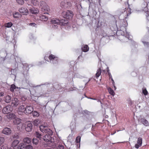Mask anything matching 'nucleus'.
<instances>
[{
  "label": "nucleus",
  "mask_w": 149,
  "mask_h": 149,
  "mask_svg": "<svg viewBox=\"0 0 149 149\" xmlns=\"http://www.w3.org/2000/svg\"><path fill=\"white\" fill-rule=\"evenodd\" d=\"M40 130L41 132L47 134L43 138L44 141L46 142L51 141L52 138L50 135L52 134V130L48 128V127L46 126L41 125L40 127Z\"/></svg>",
  "instance_id": "obj_1"
},
{
  "label": "nucleus",
  "mask_w": 149,
  "mask_h": 149,
  "mask_svg": "<svg viewBox=\"0 0 149 149\" xmlns=\"http://www.w3.org/2000/svg\"><path fill=\"white\" fill-rule=\"evenodd\" d=\"M40 6L41 7L42 13L44 14H48L50 8L46 3L44 1H41L40 2Z\"/></svg>",
  "instance_id": "obj_2"
},
{
  "label": "nucleus",
  "mask_w": 149,
  "mask_h": 149,
  "mask_svg": "<svg viewBox=\"0 0 149 149\" xmlns=\"http://www.w3.org/2000/svg\"><path fill=\"white\" fill-rule=\"evenodd\" d=\"M128 7L125 8L124 10V11H122L120 15V17H123L124 19H126L127 17L130 15L131 13V9L129 7L130 6L127 2Z\"/></svg>",
  "instance_id": "obj_3"
},
{
  "label": "nucleus",
  "mask_w": 149,
  "mask_h": 149,
  "mask_svg": "<svg viewBox=\"0 0 149 149\" xmlns=\"http://www.w3.org/2000/svg\"><path fill=\"white\" fill-rule=\"evenodd\" d=\"M62 15L64 18L70 20L72 18L74 14L72 11L67 10L66 11L63 12L62 13Z\"/></svg>",
  "instance_id": "obj_4"
},
{
  "label": "nucleus",
  "mask_w": 149,
  "mask_h": 149,
  "mask_svg": "<svg viewBox=\"0 0 149 149\" xmlns=\"http://www.w3.org/2000/svg\"><path fill=\"white\" fill-rule=\"evenodd\" d=\"M60 6L62 8H69L72 6V3L70 1H67L64 0L61 2Z\"/></svg>",
  "instance_id": "obj_5"
},
{
  "label": "nucleus",
  "mask_w": 149,
  "mask_h": 149,
  "mask_svg": "<svg viewBox=\"0 0 149 149\" xmlns=\"http://www.w3.org/2000/svg\"><path fill=\"white\" fill-rule=\"evenodd\" d=\"M26 107L24 105H20L17 110V113L19 115H22L25 114Z\"/></svg>",
  "instance_id": "obj_6"
},
{
  "label": "nucleus",
  "mask_w": 149,
  "mask_h": 149,
  "mask_svg": "<svg viewBox=\"0 0 149 149\" xmlns=\"http://www.w3.org/2000/svg\"><path fill=\"white\" fill-rule=\"evenodd\" d=\"M128 25L127 22L126 20H123L120 24V28L121 30H123L124 29L126 31L127 27Z\"/></svg>",
  "instance_id": "obj_7"
},
{
  "label": "nucleus",
  "mask_w": 149,
  "mask_h": 149,
  "mask_svg": "<svg viewBox=\"0 0 149 149\" xmlns=\"http://www.w3.org/2000/svg\"><path fill=\"white\" fill-rule=\"evenodd\" d=\"M13 109L10 105L4 107L2 110V112L3 113L7 114L11 111Z\"/></svg>",
  "instance_id": "obj_8"
},
{
  "label": "nucleus",
  "mask_w": 149,
  "mask_h": 149,
  "mask_svg": "<svg viewBox=\"0 0 149 149\" xmlns=\"http://www.w3.org/2000/svg\"><path fill=\"white\" fill-rule=\"evenodd\" d=\"M49 58L50 60L52 61L53 63H58V57L53 54L50 55L49 57Z\"/></svg>",
  "instance_id": "obj_9"
},
{
  "label": "nucleus",
  "mask_w": 149,
  "mask_h": 149,
  "mask_svg": "<svg viewBox=\"0 0 149 149\" xmlns=\"http://www.w3.org/2000/svg\"><path fill=\"white\" fill-rule=\"evenodd\" d=\"M19 143V141L17 140H15L13 141L12 144V147H13V149H21L19 148L20 144L18 145Z\"/></svg>",
  "instance_id": "obj_10"
},
{
  "label": "nucleus",
  "mask_w": 149,
  "mask_h": 149,
  "mask_svg": "<svg viewBox=\"0 0 149 149\" xmlns=\"http://www.w3.org/2000/svg\"><path fill=\"white\" fill-rule=\"evenodd\" d=\"M19 103V100L17 98H14L12 100L11 106L14 107H16Z\"/></svg>",
  "instance_id": "obj_11"
},
{
  "label": "nucleus",
  "mask_w": 149,
  "mask_h": 149,
  "mask_svg": "<svg viewBox=\"0 0 149 149\" xmlns=\"http://www.w3.org/2000/svg\"><path fill=\"white\" fill-rule=\"evenodd\" d=\"M27 125L25 127V130L27 132L31 131L32 129L33 125L31 122L29 121L26 123Z\"/></svg>",
  "instance_id": "obj_12"
},
{
  "label": "nucleus",
  "mask_w": 149,
  "mask_h": 149,
  "mask_svg": "<svg viewBox=\"0 0 149 149\" xmlns=\"http://www.w3.org/2000/svg\"><path fill=\"white\" fill-rule=\"evenodd\" d=\"M19 11L22 14L24 15H27L29 11L27 9L24 7H22L19 9Z\"/></svg>",
  "instance_id": "obj_13"
},
{
  "label": "nucleus",
  "mask_w": 149,
  "mask_h": 149,
  "mask_svg": "<svg viewBox=\"0 0 149 149\" xmlns=\"http://www.w3.org/2000/svg\"><path fill=\"white\" fill-rule=\"evenodd\" d=\"M25 114H30L33 112V108L32 106H27L26 107Z\"/></svg>",
  "instance_id": "obj_14"
},
{
  "label": "nucleus",
  "mask_w": 149,
  "mask_h": 149,
  "mask_svg": "<svg viewBox=\"0 0 149 149\" xmlns=\"http://www.w3.org/2000/svg\"><path fill=\"white\" fill-rule=\"evenodd\" d=\"M2 133L4 134L8 135L11 134V130L10 128L6 127L4 128L2 131Z\"/></svg>",
  "instance_id": "obj_15"
},
{
  "label": "nucleus",
  "mask_w": 149,
  "mask_h": 149,
  "mask_svg": "<svg viewBox=\"0 0 149 149\" xmlns=\"http://www.w3.org/2000/svg\"><path fill=\"white\" fill-rule=\"evenodd\" d=\"M69 21L65 19V18L62 19L60 20L59 24L62 26H66L68 23Z\"/></svg>",
  "instance_id": "obj_16"
},
{
  "label": "nucleus",
  "mask_w": 149,
  "mask_h": 149,
  "mask_svg": "<svg viewBox=\"0 0 149 149\" xmlns=\"http://www.w3.org/2000/svg\"><path fill=\"white\" fill-rule=\"evenodd\" d=\"M137 144H136L135 145V147L136 148L138 149L139 147L141 146L142 144V139L139 137L137 140Z\"/></svg>",
  "instance_id": "obj_17"
},
{
  "label": "nucleus",
  "mask_w": 149,
  "mask_h": 149,
  "mask_svg": "<svg viewBox=\"0 0 149 149\" xmlns=\"http://www.w3.org/2000/svg\"><path fill=\"white\" fill-rule=\"evenodd\" d=\"M16 116L13 113H11L6 115V117L8 120L14 119L16 118Z\"/></svg>",
  "instance_id": "obj_18"
},
{
  "label": "nucleus",
  "mask_w": 149,
  "mask_h": 149,
  "mask_svg": "<svg viewBox=\"0 0 149 149\" xmlns=\"http://www.w3.org/2000/svg\"><path fill=\"white\" fill-rule=\"evenodd\" d=\"M11 99V97L9 95H7L4 96L3 98V100L7 103H10Z\"/></svg>",
  "instance_id": "obj_19"
},
{
  "label": "nucleus",
  "mask_w": 149,
  "mask_h": 149,
  "mask_svg": "<svg viewBox=\"0 0 149 149\" xmlns=\"http://www.w3.org/2000/svg\"><path fill=\"white\" fill-rule=\"evenodd\" d=\"M39 19L41 21H46L48 20V18L47 16L41 14L39 16Z\"/></svg>",
  "instance_id": "obj_20"
},
{
  "label": "nucleus",
  "mask_w": 149,
  "mask_h": 149,
  "mask_svg": "<svg viewBox=\"0 0 149 149\" xmlns=\"http://www.w3.org/2000/svg\"><path fill=\"white\" fill-rule=\"evenodd\" d=\"M142 123L146 126H149V123L147 120L144 118H142L140 119Z\"/></svg>",
  "instance_id": "obj_21"
},
{
  "label": "nucleus",
  "mask_w": 149,
  "mask_h": 149,
  "mask_svg": "<svg viewBox=\"0 0 149 149\" xmlns=\"http://www.w3.org/2000/svg\"><path fill=\"white\" fill-rule=\"evenodd\" d=\"M30 12L32 14H36L39 12V10L37 8L32 7L30 9Z\"/></svg>",
  "instance_id": "obj_22"
},
{
  "label": "nucleus",
  "mask_w": 149,
  "mask_h": 149,
  "mask_svg": "<svg viewBox=\"0 0 149 149\" xmlns=\"http://www.w3.org/2000/svg\"><path fill=\"white\" fill-rule=\"evenodd\" d=\"M51 22L52 24H59L60 20L56 18H53L51 20Z\"/></svg>",
  "instance_id": "obj_23"
},
{
  "label": "nucleus",
  "mask_w": 149,
  "mask_h": 149,
  "mask_svg": "<svg viewBox=\"0 0 149 149\" xmlns=\"http://www.w3.org/2000/svg\"><path fill=\"white\" fill-rule=\"evenodd\" d=\"M14 120L13 121V123L15 124L18 125L22 121L21 119L18 118H16L14 119Z\"/></svg>",
  "instance_id": "obj_24"
},
{
  "label": "nucleus",
  "mask_w": 149,
  "mask_h": 149,
  "mask_svg": "<svg viewBox=\"0 0 149 149\" xmlns=\"http://www.w3.org/2000/svg\"><path fill=\"white\" fill-rule=\"evenodd\" d=\"M82 51L84 52H86L88 51L89 48L87 45H84L81 47Z\"/></svg>",
  "instance_id": "obj_25"
},
{
  "label": "nucleus",
  "mask_w": 149,
  "mask_h": 149,
  "mask_svg": "<svg viewBox=\"0 0 149 149\" xmlns=\"http://www.w3.org/2000/svg\"><path fill=\"white\" fill-rule=\"evenodd\" d=\"M13 17L15 18L18 19L21 17V15L17 12H15L13 13Z\"/></svg>",
  "instance_id": "obj_26"
},
{
  "label": "nucleus",
  "mask_w": 149,
  "mask_h": 149,
  "mask_svg": "<svg viewBox=\"0 0 149 149\" xmlns=\"http://www.w3.org/2000/svg\"><path fill=\"white\" fill-rule=\"evenodd\" d=\"M31 139L27 137H25L23 139V141L24 143H29L31 141Z\"/></svg>",
  "instance_id": "obj_27"
},
{
  "label": "nucleus",
  "mask_w": 149,
  "mask_h": 149,
  "mask_svg": "<svg viewBox=\"0 0 149 149\" xmlns=\"http://www.w3.org/2000/svg\"><path fill=\"white\" fill-rule=\"evenodd\" d=\"M31 3L35 6H38L39 4V1L38 0H30Z\"/></svg>",
  "instance_id": "obj_28"
},
{
  "label": "nucleus",
  "mask_w": 149,
  "mask_h": 149,
  "mask_svg": "<svg viewBox=\"0 0 149 149\" xmlns=\"http://www.w3.org/2000/svg\"><path fill=\"white\" fill-rule=\"evenodd\" d=\"M143 10L145 11V13L146 14V18L147 20L149 21V14L148 11V8L147 7H144Z\"/></svg>",
  "instance_id": "obj_29"
},
{
  "label": "nucleus",
  "mask_w": 149,
  "mask_h": 149,
  "mask_svg": "<svg viewBox=\"0 0 149 149\" xmlns=\"http://www.w3.org/2000/svg\"><path fill=\"white\" fill-rule=\"evenodd\" d=\"M108 91L109 93L113 96H114L115 94V92L111 88L109 87L107 88Z\"/></svg>",
  "instance_id": "obj_30"
},
{
  "label": "nucleus",
  "mask_w": 149,
  "mask_h": 149,
  "mask_svg": "<svg viewBox=\"0 0 149 149\" xmlns=\"http://www.w3.org/2000/svg\"><path fill=\"white\" fill-rule=\"evenodd\" d=\"M101 73V70L100 68H99L97 71V73L95 74V77L96 78H98L100 75Z\"/></svg>",
  "instance_id": "obj_31"
},
{
  "label": "nucleus",
  "mask_w": 149,
  "mask_h": 149,
  "mask_svg": "<svg viewBox=\"0 0 149 149\" xmlns=\"http://www.w3.org/2000/svg\"><path fill=\"white\" fill-rule=\"evenodd\" d=\"M40 120L38 119H35L33 122V125L35 126H38L40 123Z\"/></svg>",
  "instance_id": "obj_32"
},
{
  "label": "nucleus",
  "mask_w": 149,
  "mask_h": 149,
  "mask_svg": "<svg viewBox=\"0 0 149 149\" xmlns=\"http://www.w3.org/2000/svg\"><path fill=\"white\" fill-rule=\"evenodd\" d=\"M17 3L19 5H22L24 3V0H16Z\"/></svg>",
  "instance_id": "obj_33"
},
{
  "label": "nucleus",
  "mask_w": 149,
  "mask_h": 149,
  "mask_svg": "<svg viewBox=\"0 0 149 149\" xmlns=\"http://www.w3.org/2000/svg\"><path fill=\"white\" fill-rule=\"evenodd\" d=\"M142 93L145 95H147L148 93L146 88H143L142 89Z\"/></svg>",
  "instance_id": "obj_34"
},
{
  "label": "nucleus",
  "mask_w": 149,
  "mask_h": 149,
  "mask_svg": "<svg viewBox=\"0 0 149 149\" xmlns=\"http://www.w3.org/2000/svg\"><path fill=\"white\" fill-rule=\"evenodd\" d=\"M16 88L14 84H12L10 86V90L11 91L13 92L14 91V89Z\"/></svg>",
  "instance_id": "obj_35"
},
{
  "label": "nucleus",
  "mask_w": 149,
  "mask_h": 149,
  "mask_svg": "<svg viewBox=\"0 0 149 149\" xmlns=\"http://www.w3.org/2000/svg\"><path fill=\"white\" fill-rule=\"evenodd\" d=\"M32 142L33 144L37 145L38 143V140L37 139H35V138H34L33 139Z\"/></svg>",
  "instance_id": "obj_36"
},
{
  "label": "nucleus",
  "mask_w": 149,
  "mask_h": 149,
  "mask_svg": "<svg viewBox=\"0 0 149 149\" xmlns=\"http://www.w3.org/2000/svg\"><path fill=\"white\" fill-rule=\"evenodd\" d=\"M36 136L40 140H41V135L39 134V133L37 132H36Z\"/></svg>",
  "instance_id": "obj_37"
},
{
  "label": "nucleus",
  "mask_w": 149,
  "mask_h": 149,
  "mask_svg": "<svg viewBox=\"0 0 149 149\" xmlns=\"http://www.w3.org/2000/svg\"><path fill=\"white\" fill-rule=\"evenodd\" d=\"M13 25L12 23L10 22H8L6 24V26L7 27H10Z\"/></svg>",
  "instance_id": "obj_38"
},
{
  "label": "nucleus",
  "mask_w": 149,
  "mask_h": 149,
  "mask_svg": "<svg viewBox=\"0 0 149 149\" xmlns=\"http://www.w3.org/2000/svg\"><path fill=\"white\" fill-rule=\"evenodd\" d=\"M4 141L3 137H0V146L4 142Z\"/></svg>",
  "instance_id": "obj_39"
},
{
  "label": "nucleus",
  "mask_w": 149,
  "mask_h": 149,
  "mask_svg": "<svg viewBox=\"0 0 149 149\" xmlns=\"http://www.w3.org/2000/svg\"><path fill=\"white\" fill-rule=\"evenodd\" d=\"M81 140V137L80 136H78L76 137V141L77 143H79L80 142Z\"/></svg>",
  "instance_id": "obj_40"
},
{
  "label": "nucleus",
  "mask_w": 149,
  "mask_h": 149,
  "mask_svg": "<svg viewBox=\"0 0 149 149\" xmlns=\"http://www.w3.org/2000/svg\"><path fill=\"white\" fill-rule=\"evenodd\" d=\"M33 116H39V113L36 111H34L33 112Z\"/></svg>",
  "instance_id": "obj_41"
},
{
  "label": "nucleus",
  "mask_w": 149,
  "mask_h": 149,
  "mask_svg": "<svg viewBox=\"0 0 149 149\" xmlns=\"http://www.w3.org/2000/svg\"><path fill=\"white\" fill-rule=\"evenodd\" d=\"M23 66L24 67H25L26 68V69H27V70H28L29 69V65L27 64H24L23 65Z\"/></svg>",
  "instance_id": "obj_42"
},
{
  "label": "nucleus",
  "mask_w": 149,
  "mask_h": 149,
  "mask_svg": "<svg viewBox=\"0 0 149 149\" xmlns=\"http://www.w3.org/2000/svg\"><path fill=\"white\" fill-rule=\"evenodd\" d=\"M142 42L145 45H146L147 46H148L149 45V42L143 41Z\"/></svg>",
  "instance_id": "obj_43"
},
{
  "label": "nucleus",
  "mask_w": 149,
  "mask_h": 149,
  "mask_svg": "<svg viewBox=\"0 0 149 149\" xmlns=\"http://www.w3.org/2000/svg\"><path fill=\"white\" fill-rule=\"evenodd\" d=\"M64 146L61 145H59L58 146V149H64Z\"/></svg>",
  "instance_id": "obj_44"
},
{
  "label": "nucleus",
  "mask_w": 149,
  "mask_h": 149,
  "mask_svg": "<svg viewBox=\"0 0 149 149\" xmlns=\"http://www.w3.org/2000/svg\"><path fill=\"white\" fill-rule=\"evenodd\" d=\"M110 79H111V80L112 81V84H113V85L114 88H115V89H116V86H115V82H114V80H113V79L112 78V77Z\"/></svg>",
  "instance_id": "obj_45"
},
{
  "label": "nucleus",
  "mask_w": 149,
  "mask_h": 149,
  "mask_svg": "<svg viewBox=\"0 0 149 149\" xmlns=\"http://www.w3.org/2000/svg\"><path fill=\"white\" fill-rule=\"evenodd\" d=\"M29 25L31 26H34L36 25V24L34 23H30L29 24Z\"/></svg>",
  "instance_id": "obj_46"
},
{
  "label": "nucleus",
  "mask_w": 149,
  "mask_h": 149,
  "mask_svg": "<svg viewBox=\"0 0 149 149\" xmlns=\"http://www.w3.org/2000/svg\"><path fill=\"white\" fill-rule=\"evenodd\" d=\"M4 93L3 92H0V97L4 95Z\"/></svg>",
  "instance_id": "obj_47"
},
{
  "label": "nucleus",
  "mask_w": 149,
  "mask_h": 149,
  "mask_svg": "<svg viewBox=\"0 0 149 149\" xmlns=\"http://www.w3.org/2000/svg\"><path fill=\"white\" fill-rule=\"evenodd\" d=\"M107 72H108V73L109 75V76L110 78H111L112 77V76L111 75V73H110L109 72V70H108Z\"/></svg>",
  "instance_id": "obj_48"
},
{
  "label": "nucleus",
  "mask_w": 149,
  "mask_h": 149,
  "mask_svg": "<svg viewBox=\"0 0 149 149\" xmlns=\"http://www.w3.org/2000/svg\"><path fill=\"white\" fill-rule=\"evenodd\" d=\"M90 99H92V100H97V101L98 102H99L100 101V100L99 99H97L96 98H90Z\"/></svg>",
  "instance_id": "obj_49"
},
{
  "label": "nucleus",
  "mask_w": 149,
  "mask_h": 149,
  "mask_svg": "<svg viewBox=\"0 0 149 149\" xmlns=\"http://www.w3.org/2000/svg\"><path fill=\"white\" fill-rule=\"evenodd\" d=\"M2 117L0 116V123L2 121Z\"/></svg>",
  "instance_id": "obj_50"
},
{
  "label": "nucleus",
  "mask_w": 149,
  "mask_h": 149,
  "mask_svg": "<svg viewBox=\"0 0 149 149\" xmlns=\"http://www.w3.org/2000/svg\"><path fill=\"white\" fill-rule=\"evenodd\" d=\"M2 102V99L0 98V102Z\"/></svg>",
  "instance_id": "obj_51"
},
{
  "label": "nucleus",
  "mask_w": 149,
  "mask_h": 149,
  "mask_svg": "<svg viewBox=\"0 0 149 149\" xmlns=\"http://www.w3.org/2000/svg\"><path fill=\"white\" fill-rule=\"evenodd\" d=\"M24 0L26 1H29V0Z\"/></svg>",
  "instance_id": "obj_52"
},
{
  "label": "nucleus",
  "mask_w": 149,
  "mask_h": 149,
  "mask_svg": "<svg viewBox=\"0 0 149 149\" xmlns=\"http://www.w3.org/2000/svg\"><path fill=\"white\" fill-rule=\"evenodd\" d=\"M2 1V0H0V2H1Z\"/></svg>",
  "instance_id": "obj_53"
},
{
  "label": "nucleus",
  "mask_w": 149,
  "mask_h": 149,
  "mask_svg": "<svg viewBox=\"0 0 149 149\" xmlns=\"http://www.w3.org/2000/svg\"><path fill=\"white\" fill-rule=\"evenodd\" d=\"M103 72H105V70H103Z\"/></svg>",
  "instance_id": "obj_54"
}]
</instances>
